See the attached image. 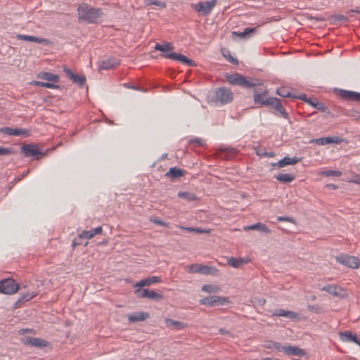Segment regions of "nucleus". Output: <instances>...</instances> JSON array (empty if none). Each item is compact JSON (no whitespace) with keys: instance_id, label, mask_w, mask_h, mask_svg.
Returning a JSON list of instances; mask_svg holds the SVG:
<instances>
[{"instance_id":"14","label":"nucleus","mask_w":360,"mask_h":360,"mask_svg":"<svg viewBox=\"0 0 360 360\" xmlns=\"http://www.w3.org/2000/svg\"><path fill=\"white\" fill-rule=\"evenodd\" d=\"M282 349L285 354L288 355L302 356L306 354V352L304 349H300L296 346H283Z\"/></svg>"},{"instance_id":"22","label":"nucleus","mask_w":360,"mask_h":360,"mask_svg":"<svg viewBox=\"0 0 360 360\" xmlns=\"http://www.w3.org/2000/svg\"><path fill=\"white\" fill-rule=\"evenodd\" d=\"M271 105H273L274 109L278 111L284 118H288V114L282 105L281 101L277 98H274L271 100Z\"/></svg>"},{"instance_id":"41","label":"nucleus","mask_w":360,"mask_h":360,"mask_svg":"<svg viewBox=\"0 0 360 360\" xmlns=\"http://www.w3.org/2000/svg\"><path fill=\"white\" fill-rule=\"evenodd\" d=\"M148 298L155 301H160L163 300L164 296L162 294L158 293L155 291L149 290Z\"/></svg>"},{"instance_id":"47","label":"nucleus","mask_w":360,"mask_h":360,"mask_svg":"<svg viewBox=\"0 0 360 360\" xmlns=\"http://www.w3.org/2000/svg\"><path fill=\"white\" fill-rule=\"evenodd\" d=\"M323 174L326 176H340L341 175V172L338 170H327L323 172Z\"/></svg>"},{"instance_id":"42","label":"nucleus","mask_w":360,"mask_h":360,"mask_svg":"<svg viewBox=\"0 0 360 360\" xmlns=\"http://www.w3.org/2000/svg\"><path fill=\"white\" fill-rule=\"evenodd\" d=\"M219 288L217 286L212 285H204L202 287V290L207 293L217 292Z\"/></svg>"},{"instance_id":"30","label":"nucleus","mask_w":360,"mask_h":360,"mask_svg":"<svg viewBox=\"0 0 360 360\" xmlns=\"http://www.w3.org/2000/svg\"><path fill=\"white\" fill-rule=\"evenodd\" d=\"M295 176L290 174H280L276 176V179L284 184L290 183L295 179Z\"/></svg>"},{"instance_id":"45","label":"nucleus","mask_w":360,"mask_h":360,"mask_svg":"<svg viewBox=\"0 0 360 360\" xmlns=\"http://www.w3.org/2000/svg\"><path fill=\"white\" fill-rule=\"evenodd\" d=\"M34 84L38 86L46 87V88H49V89H54L56 87V86L53 84H51L49 82H39V81L34 82Z\"/></svg>"},{"instance_id":"7","label":"nucleus","mask_w":360,"mask_h":360,"mask_svg":"<svg viewBox=\"0 0 360 360\" xmlns=\"http://www.w3.org/2000/svg\"><path fill=\"white\" fill-rule=\"evenodd\" d=\"M336 260L349 268L358 269L360 265V260L358 257L347 255H341L336 257Z\"/></svg>"},{"instance_id":"53","label":"nucleus","mask_w":360,"mask_h":360,"mask_svg":"<svg viewBox=\"0 0 360 360\" xmlns=\"http://www.w3.org/2000/svg\"><path fill=\"white\" fill-rule=\"evenodd\" d=\"M287 312L288 311L287 310H284V309H278L276 310V311L274 313V315L275 316H287Z\"/></svg>"},{"instance_id":"18","label":"nucleus","mask_w":360,"mask_h":360,"mask_svg":"<svg viewBox=\"0 0 360 360\" xmlns=\"http://www.w3.org/2000/svg\"><path fill=\"white\" fill-rule=\"evenodd\" d=\"M120 64V61L118 59L115 58H110L106 60H103L99 65L100 70H109L113 68Z\"/></svg>"},{"instance_id":"51","label":"nucleus","mask_w":360,"mask_h":360,"mask_svg":"<svg viewBox=\"0 0 360 360\" xmlns=\"http://www.w3.org/2000/svg\"><path fill=\"white\" fill-rule=\"evenodd\" d=\"M277 219L279 221H288V222H291V223L295 222L294 219L292 217H278L277 218Z\"/></svg>"},{"instance_id":"21","label":"nucleus","mask_w":360,"mask_h":360,"mask_svg":"<svg viewBox=\"0 0 360 360\" xmlns=\"http://www.w3.org/2000/svg\"><path fill=\"white\" fill-rule=\"evenodd\" d=\"M244 231L256 230L266 233H270V229L264 224L260 222L256 223L251 226H245L243 227Z\"/></svg>"},{"instance_id":"19","label":"nucleus","mask_w":360,"mask_h":360,"mask_svg":"<svg viewBox=\"0 0 360 360\" xmlns=\"http://www.w3.org/2000/svg\"><path fill=\"white\" fill-rule=\"evenodd\" d=\"M161 282V279L158 276H152L142 279L139 283L134 285V288H142L144 286H150V285Z\"/></svg>"},{"instance_id":"57","label":"nucleus","mask_w":360,"mask_h":360,"mask_svg":"<svg viewBox=\"0 0 360 360\" xmlns=\"http://www.w3.org/2000/svg\"><path fill=\"white\" fill-rule=\"evenodd\" d=\"M257 154L258 155H261V156H262V155H264V156H265V157H274V156H275V153H274V152H271V153H264V154H260V153H259V152H257Z\"/></svg>"},{"instance_id":"33","label":"nucleus","mask_w":360,"mask_h":360,"mask_svg":"<svg viewBox=\"0 0 360 360\" xmlns=\"http://www.w3.org/2000/svg\"><path fill=\"white\" fill-rule=\"evenodd\" d=\"M217 269L212 266L200 264V274L204 275H215L217 273Z\"/></svg>"},{"instance_id":"32","label":"nucleus","mask_w":360,"mask_h":360,"mask_svg":"<svg viewBox=\"0 0 360 360\" xmlns=\"http://www.w3.org/2000/svg\"><path fill=\"white\" fill-rule=\"evenodd\" d=\"M340 338L342 340L349 341V342H356L358 340V338L356 335H353L351 332L345 331L340 333Z\"/></svg>"},{"instance_id":"49","label":"nucleus","mask_w":360,"mask_h":360,"mask_svg":"<svg viewBox=\"0 0 360 360\" xmlns=\"http://www.w3.org/2000/svg\"><path fill=\"white\" fill-rule=\"evenodd\" d=\"M146 4L147 5H155L160 8L166 7V4L163 1H146Z\"/></svg>"},{"instance_id":"8","label":"nucleus","mask_w":360,"mask_h":360,"mask_svg":"<svg viewBox=\"0 0 360 360\" xmlns=\"http://www.w3.org/2000/svg\"><path fill=\"white\" fill-rule=\"evenodd\" d=\"M21 153L25 157H35L36 160H39L44 155L37 146L32 144L23 145L21 147Z\"/></svg>"},{"instance_id":"2","label":"nucleus","mask_w":360,"mask_h":360,"mask_svg":"<svg viewBox=\"0 0 360 360\" xmlns=\"http://www.w3.org/2000/svg\"><path fill=\"white\" fill-rule=\"evenodd\" d=\"M226 79L231 84L240 86L245 88H251L256 86V83L252 80H248L246 77L238 73L227 75Z\"/></svg>"},{"instance_id":"3","label":"nucleus","mask_w":360,"mask_h":360,"mask_svg":"<svg viewBox=\"0 0 360 360\" xmlns=\"http://www.w3.org/2000/svg\"><path fill=\"white\" fill-rule=\"evenodd\" d=\"M232 91L226 87H219L215 90V101L221 105H225L233 101Z\"/></svg>"},{"instance_id":"4","label":"nucleus","mask_w":360,"mask_h":360,"mask_svg":"<svg viewBox=\"0 0 360 360\" xmlns=\"http://www.w3.org/2000/svg\"><path fill=\"white\" fill-rule=\"evenodd\" d=\"M217 4V0L206 1L191 4V7L202 15L210 14Z\"/></svg>"},{"instance_id":"48","label":"nucleus","mask_w":360,"mask_h":360,"mask_svg":"<svg viewBox=\"0 0 360 360\" xmlns=\"http://www.w3.org/2000/svg\"><path fill=\"white\" fill-rule=\"evenodd\" d=\"M13 153V150L11 148L0 147V156L10 155Z\"/></svg>"},{"instance_id":"56","label":"nucleus","mask_w":360,"mask_h":360,"mask_svg":"<svg viewBox=\"0 0 360 360\" xmlns=\"http://www.w3.org/2000/svg\"><path fill=\"white\" fill-rule=\"evenodd\" d=\"M295 98H297L302 101H305L306 103H307V101H309V98H307L305 94H301L298 96H295Z\"/></svg>"},{"instance_id":"62","label":"nucleus","mask_w":360,"mask_h":360,"mask_svg":"<svg viewBox=\"0 0 360 360\" xmlns=\"http://www.w3.org/2000/svg\"><path fill=\"white\" fill-rule=\"evenodd\" d=\"M219 333L221 334H222V335L228 334L229 333V332L226 330L224 329V328H220L219 329Z\"/></svg>"},{"instance_id":"11","label":"nucleus","mask_w":360,"mask_h":360,"mask_svg":"<svg viewBox=\"0 0 360 360\" xmlns=\"http://www.w3.org/2000/svg\"><path fill=\"white\" fill-rule=\"evenodd\" d=\"M0 132L9 136H25L30 135L29 130L26 129H13L11 127L0 128Z\"/></svg>"},{"instance_id":"16","label":"nucleus","mask_w":360,"mask_h":360,"mask_svg":"<svg viewBox=\"0 0 360 360\" xmlns=\"http://www.w3.org/2000/svg\"><path fill=\"white\" fill-rule=\"evenodd\" d=\"M16 38L20 40H25L31 42H36L39 44H47L49 41L46 39L37 37L34 36L25 35V34H18Z\"/></svg>"},{"instance_id":"24","label":"nucleus","mask_w":360,"mask_h":360,"mask_svg":"<svg viewBox=\"0 0 360 360\" xmlns=\"http://www.w3.org/2000/svg\"><path fill=\"white\" fill-rule=\"evenodd\" d=\"M186 172L184 169L177 167H172L165 174V176L169 178H179L185 174Z\"/></svg>"},{"instance_id":"54","label":"nucleus","mask_w":360,"mask_h":360,"mask_svg":"<svg viewBox=\"0 0 360 360\" xmlns=\"http://www.w3.org/2000/svg\"><path fill=\"white\" fill-rule=\"evenodd\" d=\"M297 316H298V314L291 311H288L287 316L285 317H288L291 319H296Z\"/></svg>"},{"instance_id":"38","label":"nucleus","mask_w":360,"mask_h":360,"mask_svg":"<svg viewBox=\"0 0 360 360\" xmlns=\"http://www.w3.org/2000/svg\"><path fill=\"white\" fill-rule=\"evenodd\" d=\"M276 93L280 96L284 97V98H286V97L295 98V96L291 94L289 89H287L286 87H281V88L278 89L276 91Z\"/></svg>"},{"instance_id":"29","label":"nucleus","mask_w":360,"mask_h":360,"mask_svg":"<svg viewBox=\"0 0 360 360\" xmlns=\"http://www.w3.org/2000/svg\"><path fill=\"white\" fill-rule=\"evenodd\" d=\"M38 77L44 80L53 82H58L59 77L51 72H40L38 75Z\"/></svg>"},{"instance_id":"55","label":"nucleus","mask_w":360,"mask_h":360,"mask_svg":"<svg viewBox=\"0 0 360 360\" xmlns=\"http://www.w3.org/2000/svg\"><path fill=\"white\" fill-rule=\"evenodd\" d=\"M194 232L198 233H209L210 232V230H206V229H201L199 228H194Z\"/></svg>"},{"instance_id":"6","label":"nucleus","mask_w":360,"mask_h":360,"mask_svg":"<svg viewBox=\"0 0 360 360\" xmlns=\"http://www.w3.org/2000/svg\"><path fill=\"white\" fill-rule=\"evenodd\" d=\"M199 302L200 304L206 305L208 307H216L224 305L229 302V300L225 297L212 295L200 299Z\"/></svg>"},{"instance_id":"34","label":"nucleus","mask_w":360,"mask_h":360,"mask_svg":"<svg viewBox=\"0 0 360 360\" xmlns=\"http://www.w3.org/2000/svg\"><path fill=\"white\" fill-rule=\"evenodd\" d=\"M37 295V294L34 292H27L26 294H24L22 296H21L18 301L15 303V305L17 307H20L22 303L24 302H27L30 300H32L33 297H34Z\"/></svg>"},{"instance_id":"44","label":"nucleus","mask_w":360,"mask_h":360,"mask_svg":"<svg viewBox=\"0 0 360 360\" xmlns=\"http://www.w3.org/2000/svg\"><path fill=\"white\" fill-rule=\"evenodd\" d=\"M188 143L189 144H194L195 146H203L205 145V141L198 137L190 139Z\"/></svg>"},{"instance_id":"28","label":"nucleus","mask_w":360,"mask_h":360,"mask_svg":"<svg viewBox=\"0 0 360 360\" xmlns=\"http://www.w3.org/2000/svg\"><path fill=\"white\" fill-rule=\"evenodd\" d=\"M25 344L30 345L36 347H45L46 346V341L40 338H27L23 341Z\"/></svg>"},{"instance_id":"12","label":"nucleus","mask_w":360,"mask_h":360,"mask_svg":"<svg viewBox=\"0 0 360 360\" xmlns=\"http://www.w3.org/2000/svg\"><path fill=\"white\" fill-rule=\"evenodd\" d=\"M253 97L255 103H259L264 105H271L272 103L271 100L274 98V97H267V93L266 91L262 93H257L255 91Z\"/></svg>"},{"instance_id":"15","label":"nucleus","mask_w":360,"mask_h":360,"mask_svg":"<svg viewBox=\"0 0 360 360\" xmlns=\"http://www.w3.org/2000/svg\"><path fill=\"white\" fill-rule=\"evenodd\" d=\"M150 316L148 312L143 311H138L133 314H129L127 315L128 319L129 322H137V321H143L146 319H148Z\"/></svg>"},{"instance_id":"58","label":"nucleus","mask_w":360,"mask_h":360,"mask_svg":"<svg viewBox=\"0 0 360 360\" xmlns=\"http://www.w3.org/2000/svg\"><path fill=\"white\" fill-rule=\"evenodd\" d=\"M352 181L356 184H360V174L356 175Z\"/></svg>"},{"instance_id":"10","label":"nucleus","mask_w":360,"mask_h":360,"mask_svg":"<svg viewBox=\"0 0 360 360\" xmlns=\"http://www.w3.org/2000/svg\"><path fill=\"white\" fill-rule=\"evenodd\" d=\"M164 57L169 58V59L178 60V61L181 62V63L188 65L189 66H195V63L193 60L188 58L186 56L181 54V53H170L169 54H165Z\"/></svg>"},{"instance_id":"23","label":"nucleus","mask_w":360,"mask_h":360,"mask_svg":"<svg viewBox=\"0 0 360 360\" xmlns=\"http://www.w3.org/2000/svg\"><path fill=\"white\" fill-rule=\"evenodd\" d=\"M103 231V229L101 226H98L96 229H94L90 231H83L79 234L80 238H86V239H91L94 238L96 234H101Z\"/></svg>"},{"instance_id":"37","label":"nucleus","mask_w":360,"mask_h":360,"mask_svg":"<svg viewBox=\"0 0 360 360\" xmlns=\"http://www.w3.org/2000/svg\"><path fill=\"white\" fill-rule=\"evenodd\" d=\"M223 56L226 58L227 60H229L230 63H231L233 65H238V61L236 58H233L230 51L228 49H222L221 51Z\"/></svg>"},{"instance_id":"35","label":"nucleus","mask_w":360,"mask_h":360,"mask_svg":"<svg viewBox=\"0 0 360 360\" xmlns=\"http://www.w3.org/2000/svg\"><path fill=\"white\" fill-rule=\"evenodd\" d=\"M219 150L221 153H224L226 155L225 157L222 156V154L220 155L222 158H228V159L232 158L238 153V150L233 148H220Z\"/></svg>"},{"instance_id":"43","label":"nucleus","mask_w":360,"mask_h":360,"mask_svg":"<svg viewBox=\"0 0 360 360\" xmlns=\"http://www.w3.org/2000/svg\"><path fill=\"white\" fill-rule=\"evenodd\" d=\"M310 143H315L320 146L330 144L328 137H322L310 141Z\"/></svg>"},{"instance_id":"59","label":"nucleus","mask_w":360,"mask_h":360,"mask_svg":"<svg viewBox=\"0 0 360 360\" xmlns=\"http://www.w3.org/2000/svg\"><path fill=\"white\" fill-rule=\"evenodd\" d=\"M181 229L186 230L189 232H194V228L193 227H184V226H179Z\"/></svg>"},{"instance_id":"52","label":"nucleus","mask_w":360,"mask_h":360,"mask_svg":"<svg viewBox=\"0 0 360 360\" xmlns=\"http://www.w3.org/2000/svg\"><path fill=\"white\" fill-rule=\"evenodd\" d=\"M257 27L245 28V30L243 31V34H246V36H247L250 34L255 33L257 32Z\"/></svg>"},{"instance_id":"46","label":"nucleus","mask_w":360,"mask_h":360,"mask_svg":"<svg viewBox=\"0 0 360 360\" xmlns=\"http://www.w3.org/2000/svg\"><path fill=\"white\" fill-rule=\"evenodd\" d=\"M150 221H151V222H153V223H154L155 224L160 225V226H165V227H168L169 226L167 223L164 222L163 221H162L158 217H151L150 218Z\"/></svg>"},{"instance_id":"17","label":"nucleus","mask_w":360,"mask_h":360,"mask_svg":"<svg viewBox=\"0 0 360 360\" xmlns=\"http://www.w3.org/2000/svg\"><path fill=\"white\" fill-rule=\"evenodd\" d=\"M340 96L346 100L360 101V93L358 92L347 90H340Z\"/></svg>"},{"instance_id":"27","label":"nucleus","mask_w":360,"mask_h":360,"mask_svg":"<svg viewBox=\"0 0 360 360\" xmlns=\"http://www.w3.org/2000/svg\"><path fill=\"white\" fill-rule=\"evenodd\" d=\"M155 49L157 51H160L162 52V56L164 57L165 54H169V51H172L174 49V46L171 43H167L164 45L156 44L155 46Z\"/></svg>"},{"instance_id":"50","label":"nucleus","mask_w":360,"mask_h":360,"mask_svg":"<svg viewBox=\"0 0 360 360\" xmlns=\"http://www.w3.org/2000/svg\"><path fill=\"white\" fill-rule=\"evenodd\" d=\"M330 143H340L342 141V139L339 136H331L328 137Z\"/></svg>"},{"instance_id":"60","label":"nucleus","mask_w":360,"mask_h":360,"mask_svg":"<svg viewBox=\"0 0 360 360\" xmlns=\"http://www.w3.org/2000/svg\"><path fill=\"white\" fill-rule=\"evenodd\" d=\"M233 34H237L238 36H239L241 38L246 37V34H243V32H239V33H237V32H233Z\"/></svg>"},{"instance_id":"13","label":"nucleus","mask_w":360,"mask_h":360,"mask_svg":"<svg viewBox=\"0 0 360 360\" xmlns=\"http://www.w3.org/2000/svg\"><path fill=\"white\" fill-rule=\"evenodd\" d=\"M66 75L74 82L78 84L79 86H83L86 82L84 76H79L75 74L70 69L65 67L63 69Z\"/></svg>"},{"instance_id":"1","label":"nucleus","mask_w":360,"mask_h":360,"mask_svg":"<svg viewBox=\"0 0 360 360\" xmlns=\"http://www.w3.org/2000/svg\"><path fill=\"white\" fill-rule=\"evenodd\" d=\"M78 19L81 21H86L88 23L96 22L98 18L102 15V11L100 8H95L83 3L78 6Z\"/></svg>"},{"instance_id":"31","label":"nucleus","mask_w":360,"mask_h":360,"mask_svg":"<svg viewBox=\"0 0 360 360\" xmlns=\"http://www.w3.org/2000/svg\"><path fill=\"white\" fill-rule=\"evenodd\" d=\"M307 103L323 112H325L327 110V107L325 105V104L323 103H320L316 98H309V101H307Z\"/></svg>"},{"instance_id":"64","label":"nucleus","mask_w":360,"mask_h":360,"mask_svg":"<svg viewBox=\"0 0 360 360\" xmlns=\"http://www.w3.org/2000/svg\"><path fill=\"white\" fill-rule=\"evenodd\" d=\"M274 347H275L276 348H277V349H279V348H280V347H281V344H280V343H278V342L274 343Z\"/></svg>"},{"instance_id":"40","label":"nucleus","mask_w":360,"mask_h":360,"mask_svg":"<svg viewBox=\"0 0 360 360\" xmlns=\"http://www.w3.org/2000/svg\"><path fill=\"white\" fill-rule=\"evenodd\" d=\"M186 271L188 273H198L200 274V264H193L185 266Z\"/></svg>"},{"instance_id":"61","label":"nucleus","mask_w":360,"mask_h":360,"mask_svg":"<svg viewBox=\"0 0 360 360\" xmlns=\"http://www.w3.org/2000/svg\"><path fill=\"white\" fill-rule=\"evenodd\" d=\"M350 12H355V13H360V7H356L354 10H351L348 12L350 13Z\"/></svg>"},{"instance_id":"9","label":"nucleus","mask_w":360,"mask_h":360,"mask_svg":"<svg viewBox=\"0 0 360 360\" xmlns=\"http://www.w3.org/2000/svg\"><path fill=\"white\" fill-rule=\"evenodd\" d=\"M321 290L333 296L340 297H345L347 296L345 290L336 285L328 284L323 286Z\"/></svg>"},{"instance_id":"63","label":"nucleus","mask_w":360,"mask_h":360,"mask_svg":"<svg viewBox=\"0 0 360 360\" xmlns=\"http://www.w3.org/2000/svg\"><path fill=\"white\" fill-rule=\"evenodd\" d=\"M308 309H309L310 311H314V310H315V307H314V306H311V305H309V306H308Z\"/></svg>"},{"instance_id":"39","label":"nucleus","mask_w":360,"mask_h":360,"mask_svg":"<svg viewBox=\"0 0 360 360\" xmlns=\"http://www.w3.org/2000/svg\"><path fill=\"white\" fill-rule=\"evenodd\" d=\"M134 294L139 298H148V289H141V288H135Z\"/></svg>"},{"instance_id":"20","label":"nucleus","mask_w":360,"mask_h":360,"mask_svg":"<svg viewBox=\"0 0 360 360\" xmlns=\"http://www.w3.org/2000/svg\"><path fill=\"white\" fill-rule=\"evenodd\" d=\"M165 325L167 327H169V328L172 327L176 330H182L188 326L187 323H185L184 322H181L179 321H175L174 319H169V318L166 319L165 320Z\"/></svg>"},{"instance_id":"25","label":"nucleus","mask_w":360,"mask_h":360,"mask_svg":"<svg viewBox=\"0 0 360 360\" xmlns=\"http://www.w3.org/2000/svg\"><path fill=\"white\" fill-rule=\"evenodd\" d=\"M249 259L247 258H235L233 257L228 259V264L234 268H239L243 264L248 263Z\"/></svg>"},{"instance_id":"26","label":"nucleus","mask_w":360,"mask_h":360,"mask_svg":"<svg viewBox=\"0 0 360 360\" xmlns=\"http://www.w3.org/2000/svg\"><path fill=\"white\" fill-rule=\"evenodd\" d=\"M301 161V158H290L288 157H285L283 159L277 162V166L280 168L284 167L289 165H295L297 162Z\"/></svg>"},{"instance_id":"5","label":"nucleus","mask_w":360,"mask_h":360,"mask_svg":"<svg viewBox=\"0 0 360 360\" xmlns=\"http://www.w3.org/2000/svg\"><path fill=\"white\" fill-rule=\"evenodd\" d=\"M19 289L18 284L12 278L3 279L0 281V292L12 295Z\"/></svg>"},{"instance_id":"36","label":"nucleus","mask_w":360,"mask_h":360,"mask_svg":"<svg viewBox=\"0 0 360 360\" xmlns=\"http://www.w3.org/2000/svg\"><path fill=\"white\" fill-rule=\"evenodd\" d=\"M178 197L186 200L188 202H192L197 200L194 193L191 192L180 191L178 193Z\"/></svg>"}]
</instances>
